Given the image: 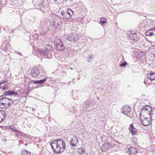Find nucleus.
<instances>
[{"label": "nucleus", "instance_id": "nucleus-27", "mask_svg": "<svg viewBox=\"0 0 155 155\" xmlns=\"http://www.w3.org/2000/svg\"><path fill=\"white\" fill-rule=\"evenodd\" d=\"M21 154L24 155H30V153L26 150L22 151L21 152Z\"/></svg>", "mask_w": 155, "mask_h": 155}, {"label": "nucleus", "instance_id": "nucleus-15", "mask_svg": "<svg viewBox=\"0 0 155 155\" xmlns=\"http://www.w3.org/2000/svg\"><path fill=\"white\" fill-rule=\"evenodd\" d=\"M129 130L131 133L132 135H136L137 134V129L135 128L132 124H130Z\"/></svg>", "mask_w": 155, "mask_h": 155}, {"label": "nucleus", "instance_id": "nucleus-12", "mask_svg": "<svg viewBox=\"0 0 155 155\" xmlns=\"http://www.w3.org/2000/svg\"><path fill=\"white\" fill-rule=\"evenodd\" d=\"M129 38L130 39L136 42L139 39V38L137 36L136 33H130L129 36Z\"/></svg>", "mask_w": 155, "mask_h": 155}, {"label": "nucleus", "instance_id": "nucleus-20", "mask_svg": "<svg viewBox=\"0 0 155 155\" xmlns=\"http://www.w3.org/2000/svg\"><path fill=\"white\" fill-rule=\"evenodd\" d=\"M35 69H36V71L39 75L45 72L42 67L41 65H38V67L36 68Z\"/></svg>", "mask_w": 155, "mask_h": 155}, {"label": "nucleus", "instance_id": "nucleus-36", "mask_svg": "<svg viewBox=\"0 0 155 155\" xmlns=\"http://www.w3.org/2000/svg\"><path fill=\"white\" fill-rule=\"evenodd\" d=\"M63 74H64V75H66V72H65V71H63Z\"/></svg>", "mask_w": 155, "mask_h": 155}, {"label": "nucleus", "instance_id": "nucleus-39", "mask_svg": "<svg viewBox=\"0 0 155 155\" xmlns=\"http://www.w3.org/2000/svg\"><path fill=\"white\" fill-rule=\"evenodd\" d=\"M2 88V90L3 91L5 89V88Z\"/></svg>", "mask_w": 155, "mask_h": 155}, {"label": "nucleus", "instance_id": "nucleus-13", "mask_svg": "<svg viewBox=\"0 0 155 155\" xmlns=\"http://www.w3.org/2000/svg\"><path fill=\"white\" fill-rule=\"evenodd\" d=\"M127 152L130 155H136L137 153V150L136 148L131 147L128 149Z\"/></svg>", "mask_w": 155, "mask_h": 155}, {"label": "nucleus", "instance_id": "nucleus-46", "mask_svg": "<svg viewBox=\"0 0 155 155\" xmlns=\"http://www.w3.org/2000/svg\"><path fill=\"white\" fill-rule=\"evenodd\" d=\"M35 35H34V36H35Z\"/></svg>", "mask_w": 155, "mask_h": 155}, {"label": "nucleus", "instance_id": "nucleus-26", "mask_svg": "<svg viewBox=\"0 0 155 155\" xmlns=\"http://www.w3.org/2000/svg\"><path fill=\"white\" fill-rule=\"evenodd\" d=\"M148 98V95H146L145 94H143L141 96V99L142 100H147Z\"/></svg>", "mask_w": 155, "mask_h": 155}, {"label": "nucleus", "instance_id": "nucleus-30", "mask_svg": "<svg viewBox=\"0 0 155 155\" xmlns=\"http://www.w3.org/2000/svg\"><path fill=\"white\" fill-rule=\"evenodd\" d=\"M72 97L74 100H78L79 99L78 97L76 94L73 95Z\"/></svg>", "mask_w": 155, "mask_h": 155}, {"label": "nucleus", "instance_id": "nucleus-21", "mask_svg": "<svg viewBox=\"0 0 155 155\" xmlns=\"http://www.w3.org/2000/svg\"><path fill=\"white\" fill-rule=\"evenodd\" d=\"M31 74L34 77H37L38 75V73L35 68L32 69L31 71Z\"/></svg>", "mask_w": 155, "mask_h": 155}, {"label": "nucleus", "instance_id": "nucleus-24", "mask_svg": "<svg viewBox=\"0 0 155 155\" xmlns=\"http://www.w3.org/2000/svg\"><path fill=\"white\" fill-rule=\"evenodd\" d=\"M91 104L88 101H87L86 102L83 104V105L86 106V108L89 107Z\"/></svg>", "mask_w": 155, "mask_h": 155}, {"label": "nucleus", "instance_id": "nucleus-17", "mask_svg": "<svg viewBox=\"0 0 155 155\" xmlns=\"http://www.w3.org/2000/svg\"><path fill=\"white\" fill-rule=\"evenodd\" d=\"M146 35L150 36L155 35V28L153 27L149 31H147L146 32Z\"/></svg>", "mask_w": 155, "mask_h": 155}, {"label": "nucleus", "instance_id": "nucleus-19", "mask_svg": "<svg viewBox=\"0 0 155 155\" xmlns=\"http://www.w3.org/2000/svg\"><path fill=\"white\" fill-rule=\"evenodd\" d=\"M61 23V22H59L57 19L55 18L52 21V23H51V25L54 28H57Z\"/></svg>", "mask_w": 155, "mask_h": 155}, {"label": "nucleus", "instance_id": "nucleus-43", "mask_svg": "<svg viewBox=\"0 0 155 155\" xmlns=\"http://www.w3.org/2000/svg\"><path fill=\"white\" fill-rule=\"evenodd\" d=\"M70 69H71V70H72L73 69V68H70Z\"/></svg>", "mask_w": 155, "mask_h": 155}, {"label": "nucleus", "instance_id": "nucleus-44", "mask_svg": "<svg viewBox=\"0 0 155 155\" xmlns=\"http://www.w3.org/2000/svg\"><path fill=\"white\" fill-rule=\"evenodd\" d=\"M2 116H3V117H4V116L3 115H2Z\"/></svg>", "mask_w": 155, "mask_h": 155}, {"label": "nucleus", "instance_id": "nucleus-31", "mask_svg": "<svg viewBox=\"0 0 155 155\" xmlns=\"http://www.w3.org/2000/svg\"><path fill=\"white\" fill-rule=\"evenodd\" d=\"M127 64V62L126 61H125L124 63L120 64V66L121 67H126V66Z\"/></svg>", "mask_w": 155, "mask_h": 155}, {"label": "nucleus", "instance_id": "nucleus-42", "mask_svg": "<svg viewBox=\"0 0 155 155\" xmlns=\"http://www.w3.org/2000/svg\"><path fill=\"white\" fill-rule=\"evenodd\" d=\"M152 36H154V38H155L154 41H155V35H152Z\"/></svg>", "mask_w": 155, "mask_h": 155}, {"label": "nucleus", "instance_id": "nucleus-45", "mask_svg": "<svg viewBox=\"0 0 155 155\" xmlns=\"http://www.w3.org/2000/svg\"><path fill=\"white\" fill-rule=\"evenodd\" d=\"M38 87V86H37L36 87Z\"/></svg>", "mask_w": 155, "mask_h": 155}, {"label": "nucleus", "instance_id": "nucleus-16", "mask_svg": "<svg viewBox=\"0 0 155 155\" xmlns=\"http://www.w3.org/2000/svg\"><path fill=\"white\" fill-rule=\"evenodd\" d=\"M78 142L77 137L75 136L70 141V145L72 146H76V144Z\"/></svg>", "mask_w": 155, "mask_h": 155}, {"label": "nucleus", "instance_id": "nucleus-5", "mask_svg": "<svg viewBox=\"0 0 155 155\" xmlns=\"http://www.w3.org/2000/svg\"><path fill=\"white\" fill-rule=\"evenodd\" d=\"M64 37L69 41L73 42L78 40L79 38L77 34L73 33L65 35H64Z\"/></svg>", "mask_w": 155, "mask_h": 155}, {"label": "nucleus", "instance_id": "nucleus-8", "mask_svg": "<svg viewBox=\"0 0 155 155\" xmlns=\"http://www.w3.org/2000/svg\"><path fill=\"white\" fill-rule=\"evenodd\" d=\"M54 44L55 45V47L57 50L61 51L65 49V47L60 39H56L55 41Z\"/></svg>", "mask_w": 155, "mask_h": 155}, {"label": "nucleus", "instance_id": "nucleus-6", "mask_svg": "<svg viewBox=\"0 0 155 155\" xmlns=\"http://www.w3.org/2000/svg\"><path fill=\"white\" fill-rule=\"evenodd\" d=\"M121 109L123 114L130 118L133 117V114L131 113V109L129 106L127 105L123 106Z\"/></svg>", "mask_w": 155, "mask_h": 155}, {"label": "nucleus", "instance_id": "nucleus-34", "mask_svg": "<svg viewBox=\"0 0 155 155\" xmlns=\"http://www.w3.org/2000/svg\"><path fill=\"white\" fill-rule=\"evenodd\" d=\"M4 119V118L1 117L0 116V123Z\"/></svg>", "mask_w": 155, "mask_h": 155}, {"label": "nucleus", "instance_id": "nucleus-35", "mask_svg": "<svg viewBox=\"0 0 155 155\" xmlns=\"http://www.w3.org/2000/svg\"><path fill=\"white\" fill-rule=\"evenodd\" d=\"M20 135H22V134H19V133H18L17 134H15V135L17 136V137H18L19 136H20Z\"/></svg>", "mask_w": 155, "mask_h": 155}, {"label": "nucleus", "instance_id": "nucleus-23", "mask_svg": "<svg viewBox=\"0 0 155 155\" xmlns=\"http://www.w3.org/2000/svg\"><path fill=\"white\" fill-rule=\"evenodd\" d=\"M100 24L101 25H104L107 23V20L104 18H101L100 20Z\"/></svg>", "mask_w": 155, "mask_h": 155}, {"label": "nucleus", "instance_id": "nucleus-10", "mask_svg": "<svg viewBox=\"0 0 155 155\" xmlns=\"http://www.w3.org/2000/svg\"><path fill=\"white\" fill-rule=\"evenodd\" d=\"M151 110V107L150 106H146L142 109L140 114V115H142V114H143L144 113L145 114H147L148 115H151V114L150 112H148V111L150 112Z\"/></svg>", "mask_w": 155, "mask_h": 155}, {"label": "nucleus", "instance_id": "nucleus-18", "mask_svg": "<svg viewBox=\"0 0 155 155\" xmlns=\"http://www.w3.org/2000/svg\"><path fill=\"white\" fill-rule=\"evenodd\" d=\"M111 147V145L108 143H105L102 145L101 149L103 151L105 152Z\"/></svg>", "mask_w": 155, "mask_h": 155}, {"label": "nucleus", "instance_id": "nucleus-7", "mask_svg": "<svg viewBox=\"0 0 155 155\" xmlns=\"http://www.w3.org/2000/svg\"><path fill=\"white\" fill-rule=\"evenodd\" d=\"M73 14V11L70 9H68L61 12V14L64 19H70Z\"/></svg>", "mask_w": 155, "mask_h": 155}, {"label": "nucleus", "instance_id": "nucleus-41", "mask_svg": "<svg viewBox=\"0 0 155 155\" xmlns=\"http://www.w3.org/2000/svg\"><path fill=\"white\" fill-rule=\"evenodd\" d=\"M47 55V57H48V58H50V56H49L48 55Z\"/></svg>", "mask_w": 155, "mask_h": 155}, {"label": "nucleus", "instance_id": "nucleus-3", "mask_svg": "<svg viewBox=\"0 0 155 155\" xmlns=\"http://www.w3.org/2000/svg\"><path fill=\"white\" fill-rule=\"evenodd\" d=\"M149 117H145L143 114L140 115V119L141 124L144 126H147L150 124L151 123V115H149Z\"/></svg>", "mask_w": 155, "mask_h": 155}, {"label": "nucleus", "instance_id": "nucleus-47", "mask_svg": "<svg viewBox=\"0 0 155 155\" xmlns=\"http://www.w3.org/2000/svg\"><path fill=\"white\" fill-rule=\"evenodd\" d=\"M16 101V100H14V101Z\"/></svg>", "mask_w": 155, "mask_h": 155}, {"label": "nucleus", "instance_id": "nucleus-38", "mask_svg": "<svg viewBox=\"0 0 155 155\" xmlns=\"http://www.w3.org/2000/svg\"><path fill=\"white\" fill-rule=\"evenodd\" d=\"M18 54L19 55H21V53L20 52H18Z\"/></svg>", "mask_w": 155, "mask_h": 155}, {"label": "nucleus", "instance_id": "nucleus-22", "mask_svg": "<svg viewBox=\"0 0 155 155\" xmlns=\"http://www.w3.org/2000/svg\"><path fill=\"white\" fill-rule=\"evenodd\" d=\"M147 78L150 80H153L155 79V73H150L147 74Z\"/></svg>", "mask_w": 155, "mask_h": 155}, {"label": "nucleus", "instance_id": "nucleus-14", "mask_svg": "<svg viewBox=\"0 0 155 155\" xmlns=\"http://www.w3.org/2000/svg\"><path fill=\"white\" fill-rule=\"evenodd\" d=\"M18 94L17 92H15L12 91H8L5 92L4 95L5 96L13 95L14 96H15L17 95Z\"/></svg>", "mask_w": 155, "mask_h": 155}, {"label": "nucleus", "instance_id": "nucleus-1", "mask_svg": "<svg viewBox=\"0 0 155 155\" xmlns=\"http://www.w3.org/2000/svg\"><path fill=\"white\" fill-rule=\"evenodd\" d=\"M50 145L54 153L59 154L64 151L66 147L64 140L62 139H58L51 141Z\"/></svg>", "mask_w": 155, "mask_h": 155}, {"label": "nucleus", "instance_id": "nucleus-37", "mask_svg": "<svg viewBox=\"0 0 155 155\" xmlns=\"http://www.w3.org/2000/svg\"><path fill=\"white\" fill-rule=\"evenodd\" d=\"M40 6H41V7H43V5H40ZM42 8L41 7V8Z\"/></svg>", "mask_w": 155, "mask_h": 155}, {"label": "nucleus", "instance_id": "nucleus-28", "mask_svg": "<svg viewBox=\"0 0 155 155\" xmlns=\"http://www.w3.org/2000/svg\"><path fill=\"white\" fill-rule=\"evenodd\" d=\"M92 60V57L91 56L89 55L87 57V61L88 62H90Z\"/></svg>", "mask_w": 155, "mask_h": 155}, {"label": "nucleus", "instance_id": "nucleus-29", "mask_svg": "<svg viewBox=\"0 0 155 155\" xmlns=\"http://www.w3.org/2000/svg\"><path fill=\"white\" fill-rule=\"evenodd\" d=\"M11 130L14 132H16L18 133H19V134H23L21 132L15 129H14V128H12Z\"/></svg>", "mask_w": 155, "mask_h": 155}, {"label": "nucleus", "instance_id": "nucleus-33", "mask_svg": "<svg viewBox=\"0 0 155 155\" xmlns=\"http://www.w3.org/2000/svg\"><path fill=\"white\" fill-rule=\"evenodd\" d=\"M79 150L80 153L81 154H83L85 152L84 150L82 149H80Z\"/></svg>", "mask_w": 155, "mask_h": 155}, {"label": "nucleus", "instance_id": "nucleus-40", "mask_svg": "<svg viewBox=\"0 0 155 155\" xmlns=\"http://www.w3.org/2000/svg\"><path fill=\"white\" fill-rule=\"evenodd\" d=\"M32 110L33 111H34L35 110V108H32Z\"/></svg>", "mask_w": 155, "mask_h": 155}, {"label": "nucleus", "instance_id": "nucleus-2", "mask_svg": "<svg viewBox=\"0 0 155 155\" xmlns=\"http://www.w3.org/2000/svg\"><path fill=\"white\" fill-rule=\"evenodd\" d=\"M12 102L13 104H14L13 100L7 97H2L0 98V108H8L11 106L10 101Z\"/></svg>", "mask_w": 155, "mask_h": 155}, {"label": "nucleus", "instance_id": "nucleus-32", "mask_svg": "<svg viewBox=\"0 0 155 155\" xmlns=\"http://www.w3.org/2000/svg\"><path fill=\"white\" fill-rule=\"evenodd\" d=\"M18 92H20V93L21 94H26L27 92L24 90L22 89L20 91H17Z\"/></svg>", "mask_w": 155, "mask_h": 155}, {"label": "nucleus", "instance_id": "nucleus-25", "mask_svg": "<svg viewBox=\"0 0 155 155\" xmlns=\"http://www.w3.org/2000/svg\"><path fill=\"white\" fill-rule=\"evenodd\" d=\"M7 83V82L6 81H3L0 83V87H8V86L5 85V83Z\"/></svg>", "mask_w": 155, "mask_h": 155}, {"label": "nucleus", "instance_id": "nucleus-4", "mask_svg": "<svg viewBox=\"0 0 155 155\" xmlns=\"http://www.w3.org/2000/svg\"><path fill=\"white\" fill-rule=\"evenodd\" d=\"M52 49V47L51 45H47L45 46V50L39 49L38 50V52H39L41 54L47 55L50 53V52Z\"/></svg>", "mask_w": 155, "mask_h": 155}, {"label": "nucleus", "instance_id": "nucleus-9", "mask_svg": "<svg viewBox=\"0 0 155 155\" xmlns=\"http://www.w3.org/2000/svg\"><path fill=\"white\" fill-rule=\"evenodd\" d=\"M39 75L40 76L39 78L40 79L39 80H37L34 81V83L38 84H41L45 83V82L46 81L47 76L46 75L45 72Z\"/></svg>", "mask_w": 155, "mask_h": 155}, {"label": "nucleus", "instance_id": "nucleus-11", "mask_svg": "<svg viewBox=\"0 0 155 155\" xmlns=\"http://www.w3.org/2000/svg\"><path fill=\"white\" fill-rule=\"evenodd\" d=\"M50 23V22L48 21H41V25H42V28H44V27L45 26L46 28V30L45 31H43L42 32V34L43 35H45L46 34L47 32L48 29V25H47L48 24H49Z\"/></svg>", "mask_w": 155, "mask_h": 155}]
</instances>
